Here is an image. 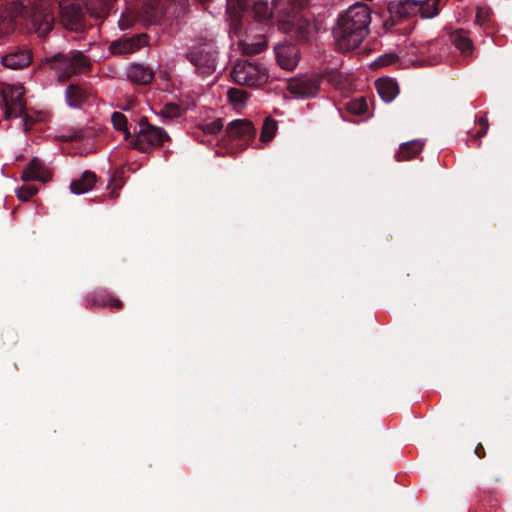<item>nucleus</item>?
Masks as SVG:
<instances>
[{
	"label": "nucleus",
	"mask_w": 512,
	"mask_h": 512,
	"mask_svg": "<svg viewBox=\"0 0 512 512\" xmlns=\"http://www.w3.org/2000/svg\"><path fill=\"white\" fill-rule=\"evenodd\" d=\"M371 15L368 6L364 3L351 5L338 17L333 29L335 43L339 50L348 52L359 47L368 34Z\"/></svg>",
	"instance_id": "1"
},
{
	"label": "nucleus",
	"mask_w": 512,
	"mask_h": 512,
	"mask_svg": "<svg viewBox=\"0 0 512 512\" xmlns=\"http://www.w3.org/2000/svg\"><path fill=\"white\" fill-rule=\"evenodd\" d=\"M7 17L11 21L29 17L35 32L39 36L48 34L54 22L53 9L45 2L35 5L30 9L24 7L22 3L13 2L7 10Z\"/></svg>",
	"instance_id": "2"
},
{
	"label": "nucleus",
	"mask_w": 512,
	"mask_h": 512,
	"mask_svg": "<svg viewBox=\"0 0 512 512\" xmlns=\"http://www.w3.org/2000/svg\"><path fill=\"white\" fill-rule=\"evenodd\" d=\"M243 13H251L258 21L267 20L272 11L266 1L263 0H227V17L231 31L239 35L240 20Z\"/></svg>",
	"instance_id": "3"
},
{
	"label": "nucleus",
	"mask_w": 512,
	"mask_h": 512,
	"mask_svg": "<svg viewBox=\"0 0 512 512\" xmlns=\"http://www.w3.org/2000/svg\"><path fill=\"white\" fill-rule=\"evenodd\" d=\"M24 93L20 84L0 83V106L7 119L18 118L25 113Z\"/></svg>",
	"instance_id": "4"
},
{
	"label": "nucleus",
	"mask_w": 512,
	"mask_h": 512,
	"mask_svg": "<svg viewBox=\"0 0 512 512\" xmlns=\"http://www.w3.org/2000/svg\"><path fill=\"white\" fill-rule=\"evenodd\" d=\"M168 139L169 136L163 128L151 125L146 119H142L139 122V131L137 132L134 146L141 152H149L162 145Z\"/></svg>",
	"instance_id": "5"
},
{
	"label": "nucleus",
	"mask_w": 512,
	"mask_h": 512,
	"mask_svg": "<svg viewBox=\"0 0 512 512\" xmlns=\"http://www.w3.org/2000/svg\"><path fill=\"white\" fill-rule=\"evenodd\" d=\"M231 77L236 83L249 86L261 85L267 80L264 68L245 60H239L235 63L231 71Z\"/></svg>",
	"instance_id": "6"
},
{
	"label": "nucleus",
	"mask_w": 512,
	"mask_h": 512,
	"mask_svg": "<svg viewBox=\"0 0 512 512\" xmlns=\"http://www.w3.org/2000/svg\"><path fill=\"white\" fill-rule=\"evenodd\" d=\"M53 60L55 61L53 68L61 81L87 67V60L83 53L76 50L71 51L68 55H55Z\"/></svg>",
	"instance_id": "7"
},
{
	"label": "nucleus",
	"mask_w": 512,
	"mask_h": 512,
	"mask_svg": "<svg viewBox=\"0 0 512 512\" xmlns=\"http://www.w3.org/2000/svg\"><path fill=\"white\" fill-rule=\"evenodd\" d=\"M320 78L315 75H304L291 79L287 84L288 92L294 98H308L314 97L319 90Z\"/></svg>",
	"instance_id": "8"
},
{
	"label": "nucleus",
	"mask_w": 512,
	"mask_h": 512,
	"mask_svg": "<svg viewBox=\"0 0 512 512\" xmlns=\"http://www.w3.org/2000/svg\"><path fill=\"white\" fill-rule=\"evenodd\" d=\"M227 135L231 140H238L241 145L247 146L255 137V128L247 119L231 121L227 126Z\"/></svg>",
	"instance_id": "9"
},
{
	"label": "nucleus",
	"mask_w": 512,
	"mask_h": 512,
	"mask_svg": "<svg viewBox=\"0 0 512 512\" xmlns=\"http://www.w3.org/2000/svg\"><path fill=\"white\" fill-rule=\"evenodd\" d=\"M309 26V22L298 14H294L291 20L281 19L279 21V28L283 32L291 34V36L297 41H304L307 39Z\"/></svg>",
	"instance_id": "10"
},
{
	"label": "nucleus",
	"mask_w": 512,
	"mask_h": 512,
	"mask_svg": "<svg viewBox=\"0 0 512 512\" xmlns=\"http://www.w3.org/2000/svg\"><path fill=\"white\" fill-rule=\"evenodd\" d=\"M279 66L285 70H293L299 61V50L297 47L286 44H279L274 48Z\"/></svg>",
	"instance_id": "11"
},
{
	"label": "nucleus",
	"mask_w": 512,
	"mask_h": 512,
	"mask_svg": "<svg viewBox=\"0 0 512 512\" xmlns=\"http://www.w3.org/2000/svg\"><path fill=\"white\" fill-rule=\"evenodd\" d=\"M147 44V36L139 34L128 39L114 42L111 45V50L114 54H131Z\"/></svg>",
	"instance_id": "12"
},
{
	"label": "nucleus",
	"mask_w": 512,
	"mask_h": 512,
	"mask_svg": "<svg viewBox=\"0 0 512 512\" xmlns=\"http://www.w3.org/2000/svg\"><path fill=\"white\" fill-rule=\"evenodd\" d=\"M24 181L37 180L47 182L50 180V172L38 161L37 158L32 159L24 169L21 176Z\"/></svg>",
	"instance_id": "13"
},
{
	"label": "nucleus",
	"mask_w": 512,
	"mask_h": 512,
	"mask_svg": "<svg viewBox=\"0 0 512 512\" xmlns=\"http://www.w3.org/2000/svg\"><path fill=\"white\" fill-rule=\"evenodd\" d=\"M126 75L129 80L137 84H148L154 77V71L142 64H131L127 70Z\"/></svg>",
	"instance_id": "14"
},
{
	"label": "nucleus",
	"mask_w": 512,
	"mask_h": 512,
	"mask_svg": "<svg viewBox=\"0 0 512 512\" xmlns=\"http://www.w3.org/2000/svg\"><path fill=\"white\" fill-rule=\"evenodd\" d=\"M60 15L62 22L69 28L73 29L82 18V13L78 5L59 3Z\"/></svg>",
	"instance_id": "15"
},
{
	"label": "nucleus",
	"mask_w": 512,
	"mask_h": 512,
	"mask_svg": "<svg viewBox=\"0 0 512 512\" xmlns=\"http://www.w3.org/2000/svg\"><path fill=\"white\" fill-rule=\"evenodd\" d=\"M378 94L385 102H391L398 94V85L391 78H380L375 81Z\"/></svg>",
	"instance_id": "16"
},
{
	"label": "nucleus",
	"mask_w": 512,
	"mask_h": 512,
	"mask_svg": "<svg viewBox=\"0 0 512 512\" xmlns=\"http://www.w3.org/2000/svg\"><path fill=\"white\" fill-rule=\"evenodd\" d=\"M96 183V175L90 171H85L82 176L71 183L70 189L73 194L80 195L93 189Z\"/></svg>",
	"instance_id": "17"
},
{
	"label": "nucleus",
	"mask_w": 512,
	"mask_h": 512,
	"mask_svg": "<svg viewBox=\"0 0 512 512\" xmlns=\"http://www.w3.org/2000/svg\"><path fill=\"white\" fill-rule=\"evenodd\" d=\"M191 62L197 66L211 67L215 62V51L213 45H208L203 50H193L189 54Z\"/></svg>",
	"instance_id": "18"
},
{
	"label": "nucleus",
	"mask_w": 512,
	"mask_h": 512,
	"mask_svg": "<svg viewBox=\"0 0 512 512\" xmlns=\"http://www.w3.org/2000/svg\"><path fill=\"white\" fill-rule=\"evenodd\" d=\"M31 62V56L27 51H19L10 53L2 58V63L5 67L11 69L23 68Z\"/></svg>",
	"instance_id": "19"
},
{
	"label": "nucleus",
	"mask_w": 512,
	"mask_h": 512,
	"mask_svg": "<svg viewBox=\"0 0 512 512\" xmlns=\"http://www.w3.org/2000/svg\"><path fill=\"white\" fill-rule=\"evenodd\" d=\"M423 146V142L419 140H413L402 144L398 152L397 160L406 161L416 157L421 153Z\"/></svg>",
	"instance_id": "20"
},
{
	"label": "nucleus",
	"mask_w": 512,
	"mask_h": 512,
	"mask_svg": "<svg viewBox=\"0 0 512 512\" xmlns=\"http://www.w3.org/2000/svg\"><path fill=\"white\" fill-rule=\"evenodd\" d=\"M67 105L73 108H79L86 100L85 91L78 85H70L66 89Z\"/></svg>",
	"instance_id": "21"
},
{
	"label": "nucleus",
	"mask_w": 512,
	"mask_h": 512,
	"mask_svg": "<svg viewBox=\"0 0 512 512\" xmlns=\"http://www.w3.org/2000/svg\"><path fill=\"white\" fill-rule=\"evenodd\" d=\"M396 13L401 17L421 14V3L417 0H402L396 6Z\"/></svg>",
	"instance_id": "22"
},
{
	"label": "nucleus",
	"mask_w": 512,
	"mask_h": 512,
	"mask_svg": "<svg viewBox=\"0 0 512 512\" xmlns=\"http://www.w3.org/2000/svg\"><path fill=\"white\" fill-rule=\"evenodd\" d=\"M454 45L461 51V53L468 55L472 52L473 44L467 33L459 31L452 35Z\"/></svg>",
	"instance_id": "23"
},
{
	"label": "nucleus",
	"mask_w": 512,
	"mask_h": 512,
	"mask_svg": "<svg viewBox=\"0 0 512 512\" xmlns=\"http://www.w3.org/2000/svg\"><path fill=\"white\" fill-rule=\"evenodd\" d=\"M228 100L232 104L233 108L237 111H240L244 108L247 101V93L238 88H230L227 91Z\"/></svg>",
	"instance_id": "24"
},
{
	"label": "nucleus",
	"mask_w": 512,
	"mask_h": 512,
	"mask_svg": "<svg viewBox=\"0 0 512 512\" xmlns=\"http://www.w3.org/2000/svg\"><path fill=\"white\" fill-rule=\"evenodd\" d=\"M277 129V122L272 118H266L262 126L260 141L263 144L269 143L275 137Z\"/></svg>",
	"instance_id": "25"
},
{
	"label": "nucleus",
	"mask_w": 512,
	"mask_h": 512,
	"mask_svg": "<svg viewBox=\"0 0 512 512\" xmlns=\"http://www.w3.org/2000/svg\"><path fill=\"white\" fill-rule=\"evenodd\" d=\"M111 121L116 130L124 133V138L128 139L130 133L127 129V118L121 112H114L111 115Z\"/></svg>",
	"instance_id": "26"
},
{
	"label": "nucleus",
	"mask_w": 512,
	"mask_h": 512,
	"mask_svg": "<svg viewBox=\"0 0 512 512\" xmlns=\"http://www.w3.org/2000/svg\"><path fill=\"white\" fill-rule=\"evenodd\" d=\"M367 107V101L364 98L352 100L347 104L349 112L355 115L364 114L367 111Z\"/></svg>",
	"instance_id": "27"
},
{
	"label": "nucleus",
	"mask_w": 512,
	"mask_h": 512,
	"mask_svg": "<svg viewBox=\"0 0 512 512\" xmlns=\"http://www.w3.org/2000/svg\"><path fill=\"white\" fill-rule=\"evenodd\" d=\"M242 45L243 50L248 54H257L262 52L266 48V44L263 40V37H259L258 41L255 43H246L243 40Z\"/></svg>",
	"instance_id": "28"
},
{
	"label": "nucleus",
	"mask_w": 512,
	"mask_h": 512,
	"mask_svg": "<svg viewBox=\"0 0 512 512\" xmlns=\"http://www.w3.org/2000/svg\"><path fill=\"white\" fill-rule=\"evenodd\" d=\"M38 192V189L33 184H26L17 190V197L22 201L29 200L33 195Z\"/></svg>",
	"instance_id": "29"
},
{
	"label": "nucleus",
	"mask_w": 512,
	"mask_h": 512,
	"mask_svg": "<svg viewBox=\"0 0 512 512\" xmlns=\"http://www.w3.org/2000/svg\"><path fill=\"white\" fill-rule=\"evenodd\" d=\"M398 62V57L395 54H385L380 56L376 61L375 65L377 67H385L394 65Z\"/></svg>",
	"instance_id": "30"
},
{
	"label": "nucleus",
	"mask_w": 512,
	"mask_h": 512,
	"mask_svg": "<svg viewBox=\"0 0 512 512\" xmlns=\"http://www.w3.org/2000/svg\"><path fill=\"white\" fill-rule=\"evenodd\" d=\"M478 125L480 126V129L476 132L475 135H473L475 138L484 136L489 128V124L486 118H480Z\"/></svg>",
	"instance_id": "31"
},
{
	"label": "nucleus",
	"mask_w": 512,
	"mask_h": 512,
	"mask_svg": "<svg viewBox=\"0 0 512 512\" xmlns=\"http://www.w3.org/2000/svg\"><path fill=\"white\" fill-rule=\"evenodd\" d=\"M486 15H487V11L486 10L478 9L477 15H476L477 22L482 24L484 22V19H485Z\"/></svg>",
	"instance_id": "32"
},
{
	"label": "nucleus",
	"mask_w": 512,
	"mask_h": 512,
	"mask_svg": "<svg viewBox=\"0 0 512 512\" xmlns=\"http://www.w3.org/2000/svg\"><path fill=\"white\" fill-rule=\"evenodd\" d=\"M120 305H121V302L118 299H113L110 302L111 307H120Z\"/></svg>",
	"instance_id": "33"
},
{
	"label": "nucleus",
	"mask_w": 512,
	"mask_h": 512,
	"mask_svg": "<svg viewBox=\"0 0 512 512\" xmlns=\"http://www.w3.org/2000/svg\"><path fill=\"white\" fill-rule=\"evenodd\" d=\"M167 108L168 109L171 108L173 111L178 112V107L177 106L172 105V106H167Z\"/></svg>",
	"instance_id": "34"
},
{
	"label": "nucleus",
	"mask_w": 512,
	"mask_h": 512,
	"mask_svg": "<svg viewBox=\"0 0 512 512\" xmlns=\"http://www.w3.org/2000/svg\"><path fill=\"white\" fill-rule=\"evenodd\" d=\"M221 127H223V124H218L217 128L219 129Z\"/></svg>",
	"instance_id": "35"
}]
</instances>
